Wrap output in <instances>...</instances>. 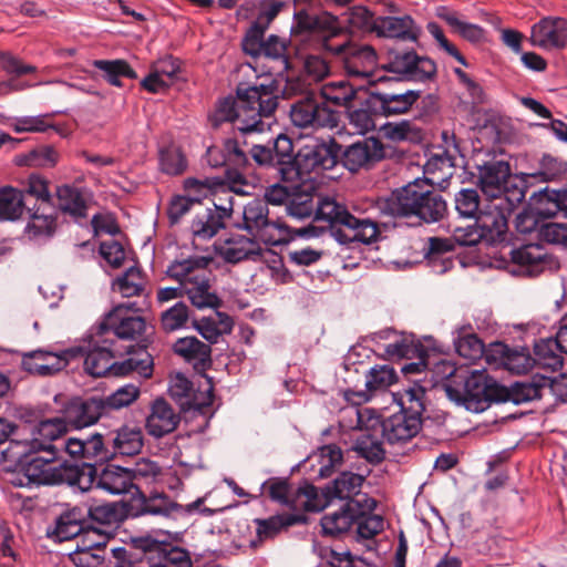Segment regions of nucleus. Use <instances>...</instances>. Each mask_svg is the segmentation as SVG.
<instances>
[{
  "label": "nucleus",
  "mask_w": 567,
  "mask_h": 567,
  "mask_svg": "<svg viewBox=\"0 0 567 567\" xmlns=\"http://www.w3.org/2000/svg\"><path fill=\"white\" fill-rule=\"evenodd\" d=\"M70 560L76 567H111L107 550V540L101 537L99 540L83 539V545L70 554Z\"/></svg>",
  "instance_id": "nucleus-38"
},
{
  "label": "nucleus",
  "mask_w": 567,
  "mask_h": 567,
  "mask_svg": "<svg viewBox=\"0 0 567 567\" xmlns=\"http://www.w3.org/2000/svg\"><path fill=\"white\" fill-rule=\"evenodd\" d=\"M212 262L209 256H192L173 261L166 270L169 278L185 282V295L197 309H218L223 303L212 291L213 272L207 269Z\"/></svg>",
  "instance_id": "nucleus-8"
},
{
  "label": "nucleus",
  "mask_w": 567,
  "mask_h": 567,
  "mask_svg": "<svg viewBox=\"0 0 567 567\" xmlns=\"http://www.w3.org/2000/svg\"><path fill=\"white\" fill-rule=\"evenodd\" d=\"M56 197L60 209L75 220L87 216V204L80 188L68 184L58 186Z\"/></svg>",
  "instance_id": "nucleus-48"
},
{
  "label": "nucleus",
  "mask_w": 567,
  "mask_h": 567,
  "mask_svg": "<svg viewBox=\"0 0 567 567\" xmlns=\"http://www.w3.org/2000/svg\"><path fill=\"white\" fill-rule=\"evenodd\" d=\"M362 514L360 501L350 499L346 502L338 511L324 514L321 517L320 525L322 534L327 536H339L349 532Z\"/></svg>",
  "instance_id": "nucleus-34"
},
{
  "label": "nucleus",
  "mask_w": 567,
  "mask_h": 567,
  "mask_svg": "<svg viewBox=\"0 0 567 567\" xmlns=\"http://www.w3.org/2000/svg\"><path fill=\"white\" fill-rule=\"evenodd\" d=\"M388 209L394 217H416L420 221L431 224L446 215L447 204L432 183L416 178L393 192L388 200Z\"/></svg>",
  "instance_id": "nucleus-6"
},
{
  "label": "nucleus",
  "mask_w": 567,
  "mask_h": 567,
  "mask_svg": "<svg viewBox=\"0 0 567 567\" xmlns=\"http://www.w3.org/2000/svg\"><path fill=\"white\" fill-rule=\"evenodd\" d=\"M363 482L364 476L351 471H343L326 485L322 493L328 501L338 498L348 502L360 494Z\"/></svg>",
  "instance_id": "nucleus-42"
},
{
  "label": "nucleus",
  "mask_w": 567,
  "mask_h": 567,
  "mask_svg": "<svg viewBox=\"0 0 567 567\" xmlns=\"http://www.w3.org/2000/svg\"><path fill=\"white\" fill-rule=\"evenodd\" d=\"M176 354L195 368H207L212 363V348L196 337L179 338L173 346Z\"/></svg>",
  "instance_id": "nucleus-43"
},
{
  "label": "nucleus",
  "mask_w": 567,
  "mask_h": 567,
  "mask_svg": "<svg viewBox=\"0 0 567 567\" xmlns=\"http://www.w3.org/2000/svg\"><path fill=\"white\" fill-rule=\"evenodd\" d=\"M375 34L380 38L416 42L421 34V29L409 14L402 17L385 16L378 17Z\"/></svg>",
  "instance_id": "nucleus-36"
},
{
  "label": "nucleus",
  "mask_w": 567,
  "mask_h": 567,
  "mask_svg": "<svg viewBox=\"0 0 567 567\" xmlns=\"http://www.w3.org/2000/svg\"><path fill=\"white\" fill-rule=\"evenodd\" d=\"M140 396V388L128 383L109 395L100 394L106 415H111L115 411L131 405Z\"/></svg>",
  "instance_id": "nucleus-59"
},
{
  "label": "nucleus",
  "mask_w": 567,
  "mask_h": 567,
  "mask_svg": "<svg viewBox=\"0 0 567 567\" xmlns=\"http://www.w3.org/2000/svg\"><path fill=\"white\" fill-rule=\"evenodd\" d=\"M454 203L460 217L475 220L482 213L481 197L474 188H462L455 194Z\"/></svg>",
  "instance_id": "nucleus-64"
},
{
  "label": "nucleus",
  "mask_w": 567,
  "mask_h": 567,
  "mask_svg": "<svg viewBox=\"0 0 567 567\" xmlns=\"http://www.w3.org/2000/svg\"><path fill=\"white\" fill-rule=\"evenodd\" d=\"M244 228L256 239L277 244L281 238H274L271 230L288 233L289 227L280 218L270 219L267 204L254 199L244 207Z\"/></svg>",
  "instance_id": "nucleus-18"
},
{
  "label": "nucleus",
  "mask_w": 567,
  "mask_h": 567,
  "mask_svg": "<svg viewBox=\"0 0 567 567\" xmlns=\"http://www.w3.org/2000/svg\"><path fill=\"white\" fill-rule=\"evenodd\" d=\"M28 207L23 192L12 186L0 188V220H17Z\"/></svg>",
  "instance_id": "nucleus-50"
},
{
  "label": "nucleus",
  "mask_w": 567,
  "mask_h": 567,
  "mask_svg": "<svg viewBox=\"0 0 567 567\" xmlns=\"http://www.w3.org/2000/svg\"><path fill=\"white\" fill-rule=\"evenodd\" d=\"M286 6L287 2L282 0H260L258 14L245 34H252L256 37L257 34L266 33L271 22Z\"/></svg>",
  "instance_id": "nucleus-55"
},
{
  "label": "nucleus",
  "mask_w": 567,
  "mask_h": 567,
  "mask_svg": "<svg viewBox=\"0 0 567 567\" xmlns=\"http://www.w3.org/2000/svg\"><path fill=\"white\" fill-rule=\"evenodd\" d=\"M364 91L365 89L354 87L348 81H332L321 86L319 97L322 100V103H332L348 109L361 96V92Z\"/></svg>",
  "instance_id": "nucleus-44"
},
{
  "label": "nucleus",
  "mask_w": 567,
  "mask_h": 567,
  "mask_svg": "<svg viewBox=\"0 0 567 567\" xmlns=\"http://www.w3.org/2000/svg\"><path fill=\"white\" fill-rule=\"evenodd\" d=\"M339 146L336 138L316 141L295 153L293 142L286 134H279L267 144H254L249 150L251 166L275 169L284 182L292 181L302 173H320L332 169L337 162Z\"/></svg>",
  "instance_id": "nucleus-2"
},
{
  "label": "nucleus",
  "mask_w": 567,
  "mask_h": 567,
  "mask_svg": "<svg viewBox=\"0 0 567 567\" xmlns=\"http://www.w3.org/2000/svg\"><path fill=\"white\" fill-rule=\"evenodd\" d=\"M475 221L484 235L483 241L494 249L493 251L503 249L505 244L511 241L507 217L498 206L482 212Z\"/></svg>",
  "instance_id": "nucleus-29"
},
{
  "label": "nucleus",
  "mask_w": 567,
  "mask_h": 567,
  "mask_svg": "<svg viewBox=\"0 0 567 567\" xmlns=\"http://www.w3.org/2000/svg\"><path fill=\"white\" fill-rule=\"evenodd\" d=\"M324 47L340 55L343 63V69L348 75L368 78L377 64V52L368 44L357 43H342L337 47Z\"/></svg>",
  "instance_id": "nucleus-22"
},
{
  "label": "nucleus",
  "mask_w": 567,
  "mask_h": 567,
  "mask_svg": "<svg viewBox=\"0 0 567 567\" xmlns=\"http://www.w3.org/2000/svg\"><path fill=\"white\" fill-rule=\"evenodd\" d=\"M424 351V344L413 333L401 332L398 338L385 346L383 359L401 360L421 357Z\"/></svg>",
  "instance_id": "nucleus-47"
},
{
  "label": "nucleus",
  "mask_w": 567,
  "mask_h": 567,
  "mask_svg": "<svg viewBox=\"0 0 567 567\" xmlns=\"http://www.w3.org/2000/svg\"><path fill=\"white\" fill-rule=\"evenodd\" d=\"M138 496L131 504L132 515L140 516H155L161 518H176V512L182 509V504L173 501L167 494L151 492L150 494L143 493L137 488Z\"/></svg>",
  "instance_id": "nucleus-28"
},
{
  "label": "nucleus",
  "mask_w": 567,
  "mask_h": 567,
  "mask_svg": "<svg viewBox=\"0 0 567 567\" xmlns=\"http://www.w3.org/2000/svg\"><path fill=\"white\" fill-rule=\"evenodd\" d=\"M134 547L141 549L145 558L146 564L155 560L158 557L168 559L169 563L183 564L188 559V550L179 547L169 542H161L152 536H142L133 539Z\"/></svg>",
  "instance_id": "nucleus-35"
},
{
  "label": "nucleus",
  "mask_w": 567,
  "mask_h": 567,
  "mask_svg": "<svg viewBox=\"0 0 567 567\" xmlns=\"http://www.w3.org/2000/svg\"><path fill=\"white\" fill-rule=\"evenodd\" d=\"M68 424L83 429L95 424L102 416H107L100 394L71 398L62 409Z\"/></svg>",
  "instance_id": "nucleus-24"
},
{
  "label": "nucleus",
  "mask_w": 567,
  "mask_h": 567,
  "mask_svg": "<svg viewBox=\"0 0 567 567\" xmlns=\"http://www.w3.org/2000/svg\"><path fill=\"white\" fill-rule=\"evenodd\" d=\"M398 374L393 367L389 364H377L365 372V390L369 395H364L365 400L375 391L385 390L395 383Z\"/></svg>",
  "instance_id": "nucleus-60"
},
{
  "label": "nucleus",
  "mask_w": 567,
  "mask_h": 567,
  "mask_svg": "<svg viewBox=\"0 0 567 567\" xmlns=\"http://www.w3.org/2000/svg\"><path fill=\"white\" fill-rule=\"evenodd\" d=\"M540 182H556L567 176V162L549 154H544L537 172L532 175Z\"/></svg>",
  "instance_id": "nucleus-62"
},
{
  "label": "nucleus",
  "mask_w": 567,
  "mask_h": 567,
  "mask_svg": "<svg viewBox=\"0 0 567 567\" xmlns=\"http://www.w3.org/2000/svg\"><path fill=\"white\" fill-rule=\"evenodd\" d=\"M492 265L498 269H507L511 265L517 266L527 276L542 274L551 265V257L539 244H527L515 248L513 243L505 244L503 249L491 251Z\"/></svg>",
  "instance_id": "nucleus-11"
},
{
  "label": "nucleus",
  "mask_w": 567,
  "mask_h": 567,
  "mask_svg": "<svg viewBox=\"0 0 567 567\" xmlns=\"http://www.w3.org/2000/svg\"><path fill=\"white\" fill-rule=\"evenodd\" d=\"M529 207L544 220L555 217L561 208L559 206V190L546 186L534 193L530 197Z\"/></svg>",
  "instance_id": "nucleus-54"
},
{
  "label": "nucleus",
  "mask_w": 567,
  "mask_h": 567,
  "mask_svg": "<svg viewBox=\"0 0 567 567\" xmlns=\"http://www.w3.org/2000/svg\"><path fill=\"white\" fill-rule=\"evenodd\" d=\"M426 389L414 380L403 390L400 411L381 420L383 440L391 446L404 445L416 437L426 421L424 413L427 404Z\"/></svg>",
  "instance_id": "nucleus-5"
},
{
  "label": "nucleus",
  "mask_w": 567,
  "mask_h": 567,
  "mask_svg": "<svg viewBox=\"0 0 567 567\" xmlns=\"http://www.w3.org/2000/svg\"><path fill=\"white\" fill-rule=\"evenodd\" d=\"M224 152L227 154L228 168L226 171L231 188L238 192L237 185L245 184L244 173L251 169L249 152H245L236 138L224 140Z\"/></svg>",
  "instance_id": "nucleus-39"
},
{
  "label": "nucleus",
  "mask_w": 567,
  "mask_h": 567,
  "mask_svg": "<svg viewBox=\"0 0 567 567\" xmlns=\"http://www.w3.org/2000/svg\"><path fill=\"white\" fill-rule=\"evenodd\" d=\"M231 208L212 203L197 212L192 220L190 230L194 237L210 239L220 229L225 228V221L230 217Z\"/></svg>",
  "instance_id": "nucleus-32"
},
{
  "label": "nucleus",
  "mask_w": 567,
  "mask_h": 567,
  "mask_svg": "<svg viewBox=\"0 0 567 567\" xmlns=\"http://www.w3.org/2000/svg\"><path fill=\"white\" fill-rule=\"evenodd\" d=\"M89 534L93 533L99 538L107 540L110 532L118 527L128 515L126 505L120 502H104L100 504H82Z\"/></svg>",
  "instance_id": "nucleus-19"
},
{
  "label": "nucleus",
  "mask_w": 567,
  "mask_h": 567,
  "mask_svg": "<svg viewBox=\"0 0 567 567\" xmlns=\"http://www.w3.org/2000/svg\"><path fill=\"white\" fill-rule=\"evenodd\" d=\"M358 106L351 104L348 111L349 123L355 127L360 134H365L375 128V117H382L379 110H373L372 93L370 89L361 92V96L355 101Z\"/></svg>",
  "instance_id": "nucleus-41"
},
{
  "label": "nucleus",
  "mask_w": 567,
  "mask_h": 567,
  "mask_svg": "<svg viewBox=\"0 0 567 567\" xmlns=\"http://www.w3.org/2000/svg\"><path fill=\"white\" fill-rule=\"evenodd\" d=\"M278 79L272 76H257L252 83L239 82L235 89L236 97L245 115V125H238L243 133L262 132L264 117H270L278 109Z\"/></svg>",
  "instance_id": "nucleus-7"
},
{
  "label": "nucleus",
  "mask_w": 567,
  "mask_h": 567,
  "mask_svg": "<svg viewBox=\"0 0 567 567\" xmlns=\"http://www.w3.org/2000/svg\"><path fill=\"white\" fill-rule=\"evenodd\" d=\"M78 468L85 476H92L91 481L89 480V486L84 485H75L81 492H86L92 487L101 488L110 494L120 495L130 493L133 488L137 491V486L135 483H132V475L130 472V467H123L120 465L110 464L106 462L100 464L94 463H85L84 465H79Z\"/></svg>",
  "instance_id": "nucleus-14"
},
{
  "label": "nucleus",
  "mask_w": 567,
  "mask_h": 567,
  "mask_svg": "<svg viewBox=\"0 0 567 567\" xmlns=\"http://www.w3.org/2000/svg\"><path fill=\"white\" fill-rule=\"evenodd\" d=\"M291 43L290 39L281 38L277 34H270L265 39V33L244 34L241 40V49L254 59L265 56L267 59L279 61L287 71L290 68V60L288 55V48Z\"/></svg>",
  "instance_id": "nucleus-23"
},
{
  "label": "nucleus",
  "mask_w": 567,
  "mask_h": 567,
  "mask_svg": "<svg viewBox=\"0 0 567 567\" xmlns=\"http://www.w3.org/2000/svg\"><path fill=\"white\" fill-rule=\"evenodd\" d=\"M76 352L80 349L68 348L58 352L37 349L23 354L21 367L32 375L51 377L65 369L72 362V354Z\"/></svg>",
  "instance_id": "nucleus-21"
},
{
  "label": "nucleus",
  "mask_w": 567,
  "mask_h": 567,
  "mask_svg": "<svg viewBox=\"0 0 567 567\" xmlns=\"http://www.w3.org/2000/svg\"><path fill=\"white\" fill-rule=\"evenodd\" d=\"M60 454L52 449L41 452H31L30 446L19 462V470L16 472L12 484L19 487L60 485L68 484L75 488V485L89 486L92 476H85L78 468V464H69L66 461L59 462Z\"/></svg>",
  "instance_id": "nucleus-4"
},
{
  "label": "nucleus",
  "mask_w": 567,
  "mask_h": 567,
  "mask_svg": "<svg viewBox=\"0 0 567 567\" xmlns=\"http://www.w3.org/2000/svg\"><path fill=\"white\" fill-rule=\"evenodd\" d=\"M383 70L394 73L396 78H386L388 80L415 81L425 83L436 78V63L427 58L419 55L414 50L403 52L391 51L389 61L382 66Z\"/></svg>",
  "instance_id": "nucleus-15"
},
{
  "label": "nucleus",
  "mask_w": 567,
  "mask_h": 567,
  "mask_svg": "<svg viewBox=\"0 0 567 567\" xmlns=\"http://www.w3.org/2000/svg\"><path fill=\"white\" fill-rule=\"evenodd\" d=\"M290 118L293 125L300 128H336L339 125V113L322 103L315 93L291 105Z\"/></svg>",
  "instance_id": "nucleus-16"
},
{
  "label": "nucleus",
  "mask_w": 567,
  "mask_h": 567,
  "mask_svg": "<svg viewBox=\"0 0 567 567\" xmlns=\"http://www.w3.org/2000/svg\"><path fill=\"white\" fill-rule=\"evenodd\" d=\"M30 220L25 226V234L30 239H49L56 230V212L54 206L40 207L29 205L25 209Z\"/></svg>",
  "instance_id": "nucleus-37"
},
{
  "label": "nucleus",
  "mask_w": 567,
  "mask_h": 567,
  "mask_svg": "<svg viewBox=\"0 0 567 567\" xmlns=\"http://www.w3.org/2000/svg\"><path fill=\"white\" fill-rule=\"evenodd\" d=\"M255 522L258 536L260 538H270L287 527L303 524L306 517L301 514L282 513L268 518L256 519Z\"/></svg>",
  "instance_id": "nucleus-53"
},
{
  "label": "nucleus",
  "mask_w": 567,
  "mask_h": 567,
  "mask_svg": "<svg viewBox=\"0 0 567 567\" xmlns=\"http://www.w3.org/2000/svg\"><path fill=\"white\" fill-rule=\"evenodd\" d=\"M336 143L339 146L336 164L341 163L350 173L370 169L385 157L384 145L377 137L357 141L344 148L337 141Z\"/></svg>",
  "instance_id": "nucleus-17"
},
{
  "label": "nucleus",
  "mask_w": 567,
  "mask_h": 567,
  "mask_svg": "<svg viewBox=\"0 0 567 567\" xmlns=\"http://www.w3.org/2000/svg\"><path fill=\"white\" fill-rule=\"evenodd\" d=\"M287 213L302 220L312 217L327 223L323 227L309 226L300 235L319 236L327 231L340 245L350 247L354 243L370 245L381 235L378 223L370 218L353 215L348 206L334 197L321 196L313 182L306 181L292 185Z\"/></svg>",
  "instance_id": "nucleus-1"
},
{
  "label": "nucleus",
  "mask_w": 567,
  "mask_h": 567,
  "mask_svg": "<svg viewBox=\"0 0 567 567\" xmlns=\"http://www.w3.org/2000/svg\"><path fill=\"white\" fill-rule=\"evenodd\" d=\"M488 390V374L484 371L468 373H454L445 384L447 396L462 403L466 410L481 413L487 410L486 391Z\"/></svg>",
  "instance_id": "nucleus-12"
},
{
  "label": "nucleus",
  "mask_w": 567,
  "mask_h": 567,
  "mask_svg": "<svg viewBox=\"0 0 567 567\" xmlns=\"http://www.w3.org/2000/svg\"><path fill=\"white\" fill-rule=\"evenodd\" d=\"M217 254L226 262L238 264L243 260H256L261 256L257 243L244 235H234L217 247Z\"/></svg>",
  "instance_id": "nucleus-40"
},
{
  "label": "nucleus",
  "mask_w": 567,
  "mask_h": 567,
  "mask_svg": "<svg viewBox=\"0 0 567 567\" xmlns=\"http://www.w3.org/2000/svg\"><path fill=\"white\" fill-rule=\"evenodd\" d=\"M547 375L535 373L523 381H516L511 385V402L522 404L543 396L546 390Z\"/></svg>",
  "instance_id": "nucleus-46"
},
{
  "label": "nucleus",
  "mask_w": 567,
  "mask_h": 567,
  "mask_svg": "<svg viewBox=\"0 0 567 567\" xmlns=\"http://www.w3.org/2000/svg\"><path fill=\"white\" fill-rule=\"evenodd\" d=\"M93 66L104 72V80L117 87H122L121 78L136 79L137 73L131 68L125 60H94Z\"/></svg>",
  "instance_id": "nucleus-57"
},
{
  "label": "nucleus",
  "mask_w": 567,
  "mask_h": 567,
  "mask_svg": "<svg viewBox=\"0 0 567 567\" xmlns=\"http://www.w3.org/2000/svg\"><path fill=\"white\" fill-rule=\"evenodd\" d=\"M212 127L218 128L224 123H237L245 125V115L237 97L226 96L217 101L214 112L208 116Z\"/></svg>",
  "instance_id": "nucleus-51"
},
{
  "label": "nucleus",
  "mask_w": 567,
  "mask_h": 567,
  "mask_svg": "<svg viewBox=\"0 0 567 567\" xmlns=\"http://www.w3.org/2000/svg\"><path fill=\"white\" fill-rule=\"evenodd\" d=\"M188 167L183 148L174 143L158 150V169L167 176H181Z\"/></svg>",
  "instance_id": "nucleus-49"
},
{
  "label": "nucleus",
  "mask_w": 567,
  "mask_h": 567,
  "mask_svg": "<svg viewBox=\"0 0 567 567\" xmlns=\"http://www.w3.org/2000/svg\"><path fill=\"white\" fill-rule=\"evenodd\" d=\"M68 422L64 417H51L39 421L33 429V437L28 443L31 452H41L52 449L54 453L64 452L62 442L68 432Z\"/></svg>",
  "instance_id": "nucleus-26"
},
{
  "label": "nucleus",
  "mask_w": 567,
  "mask_h": 567,
  "mask_svg": "<svg viewBox=\"0 0 567 567\" xmlns=\"http://www.w3.org/2000/svg\"><path fill=\"white\" fill-rule=\"evenodd\" d=\"M353 450L359 456L371 464H380L385 458L383 444L377 437L370 434H361L354 442Z\"/></svg>",
  "instance_id": "nucleus-63"
},
{
  "label": "nucleus",
  "mask_w": 567,
  "mask_h": 567,
  "mask_svg": "<svg viewBox=\"0 0 567 567\" xmlns=\"http://www.w3.org/2000/svg\"><path fill=\"white\" fill-rule=\"evenodd\" d=\"M372 93L373 110H379L382 117L408 114L421 97L420 90L403 86V82L378 78L369 87Z\"/></svg>",
  "instance_id": "nucleus-10"
},
{
  "label": "nucleus",
  "mask_w": 567,
  "mask_h": 567,
  "mask_svg": "<svg viewBox=\"0 0 567 567\" xmlns=\"http://www.w3.org/2000/svg\"><path fill=\"white\" fill-rule=\"evenodd\" d=\"M179 421V414L173 410L172 405L165 399L157 398L152 403L145 427L151 436L161 439L175 431Z\"/></svg>",
  "instance_id": "nucleus-33"
},
{
  "label": "nucleus",
  "mask_w": 567,
  "mask_h": 567,
  "mask_svg": "<svg viewBox=\"0 0 567 567\" xmlns=\"http://www.w3.org/2000/svg\"><path fill=\"white\" fill-rule=\"evenodd\" d=\"M342 31L349 33L370 32L375 33L378 28V17L365 6H353L341 13Z\"/></svg>",
  "instance_id": "nucleus-45"
},
{
  "label": "nucleus",
  "mask_w": 567,
  "mask_h": 567,
  "mask_svg": "<svg viewBox=\"0 0 567 567\" xmlns=\"http://www.w3.org/2000/svg\"><path fill=\"white\" fill-rule=\"evenodd\" d=\"M557 349V342L555 339H540L535 342L534 346V365H538L543 369H548L555 372L563 368L564 359L555 350Z\"/></svg>",
  "instance_id": "nucleus-56"
},
{
  "label": "nucleus",
  "mask_w": 567,
  "mask_h": 567,
  "mask_svg": "<svg viewBox=\"0 0 567 567\" xmlns=\"http://www.w3.org/2000/svg\"><path fill=\"white\" fill-rule=\"evenodd\" d=\"M25 195L29 205H32L31 199H35L37 206H54L51 193L49 190L48 181L39 174H30L23 189H20Z\"/></svg>",
  "instance_id": "nucleus-61"
},
{
  "label": "nucleus",
  "mask_w": 567,
  "mask_h": 567,
  "mask_svg": "<svg viewBox=\"0 0 567 567\" xmlns=\"http://www.w3.org/2000/svg\"><path fill=\"white\" fill-rule=\"evenodd\" d=\"M530 43L544 50H561L567 45V20L560 17L542 18L532 27Z\"/></svg>",
  "instance_id": "nucleus-27"
},
{
  "label": "nucleus",
  "mask_w": 567,
  "mask_h": 567,
  "mask_svg": "<svg viewBox=\"0 0 567 567\" xmlns=\"http://www.w3.org/2000/svg\"><path fill=\"white\" fill-rule=\"evenodd\" d=\"M62 446L70 457L82 461L81 465L94 463L100 466L112 460L106 434L99 432L85 436H69L62 442Z\"/></svg>",
  "instance_id": "nucleus-20"
},
{
  "label": "nucleus",
  "mask_w": 567,
  "mask_h": 567,
  "mask_svg": "<svg viewBox=\"0 0 567 567\" xmlns=\"http://www.w3.org/2000/svg\"><path fill=\"white\" fill-rule=\"evenodd\" d=\"M131 306H133V303H122L114 307L103 317L99 326L94 328L106 338H112L113 340L116 338L120 340L136 341L135 346H128L126 350L130 348L137 349L143 346L147 351V347L151 343L150 336L153 332L151 331L148 333L145 319L142 316L133 313Z\"/></svg>",
  "instance_id": "nucleus-9"
},
{
  "label": "nucleus",
  "mask_w": 567,
  "mask_h": 567,
  "mask_svg": "<svg viewBox=\"0 0 567 567\" xmlns=\"http://www.w3.org/2000/svg\"><path fill=\"white\" fill-rule=\"evenodd\" d=\"M169 396L179 405L182 412H193L207 415L213 404V394L208 390L200 393V400L195 393L194 384L183 374H177L168 388Z\"/></svg>",
  "instance_id": "nucleus-25"
},
{
  "label": "nucleus",
  "mask_w": 567,
  "mask_h": 567,
  "mask_svg": "<svg viewBox=\"0 0 567 567\" xmlns=\"http://www.w3.org/2000/svg\"><path fill=\"white\" fill-rule=\"evenodd\" d=\"M61 112L45 113L35 116H19L14 117L11 127L14 133H44L48 130H54L56 133L61 134L62 130L59 125L53 123H49L48 118L52 117L55 114H60Z\"/></svg>",
  "instance_id": "nucleus-58"
},
{
  "label": "nucleus",
  "mask_w": 567,
  "mask_h": 567,
  "mask_svg": "<svg viewBox=\"0 0 567 567\" xmlns=\"http://www.w3.org/2000/svg\"><path fill=\"white\" fill-rule=\"evenodd\" d=\"M437 17L445 21L453 32L472 43H478L484 39L485 31L481 25L460 20L457 13L446 7L439 9Z\"/></svg>",
  "instance_id": "nucleus-52"
},
{
  "label": "nucleus",
  "mask_w": 567,
  "mask_h": 567,
  "mask_svg": "<svg viewBox=\"0 0 567 567\" xmlns=\"http://www.w3.org/2000/svg\"><path fill=\"white\" fill-rule=\"evenodd\" d=\"M112 338H106L93 327L82 339L81 343L70 349H80L72 354V362L83 360L84 372L93 378L125 377L137 372L143 378H150L153 373V358L145 347L126 350L127 359L115 361L122 353L116 348Z\"/></svg>",
  "instance_id": "nucleus-3"
},
{
  "label": "nucleus",
  "mask_w": 567,
  "mask_h": 567,
  "mask_svg": "<svg viewBox=\"0 0 567 567\" xmlns=\"http://www.w3.org/2000/svg\"><path fill=\"white\" fill-rule=\"evenodd\" d=\"M478 168V185L481 190L489 198L501 199L514 204L524 199V192L513 185L511 165L504 159H489Z\"/></svg>",
  "instance_id": "nucleus-13"
},
{
  "label": "nucleus",
  "mask_w": 567,
  "mask_h": 567,
  "mask_svg": "<svg viewBox=\"0 0 567 567\" xmlns=\"http://www.w3.org/2000/svg\"><path fill=\"white\" fill-rule=\"evenodd\" d=\"M106 439L112 460L118 455H137L144 446L143 430L135 424H123L118 429L107 432Z\"/></svg>",
  "instance_id": "nucleus-31"
},
{
  "label": "nucleus",
  "mask_w": 567,
  "mask_h": 567,
  "mask_svg": "<svg viewBox=\"0 0 567 567\" xmlns=\"http://www.w3.org/2000/svg\"><path fill=\"white\" fill-rule=\"evenodd\" d=\"M87 527L91 526L86 525L84 506L80 504L62 511L55 518L53 527L48 528L47 536L61 543L87 534Z\"/></svg>",
  "instance_id": "nucleus-30"
}]
</instances>
